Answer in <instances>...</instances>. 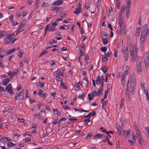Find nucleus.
Here are the masks:
<instances>
[{"label":"nucleus","mask_w":149,"mask_h":149,"mask_svg":"<svg viewBox=\"0 0 149 149\" xmlns=\"http://www.w3.org/2000/svg\"><path fill=\"white\" fill-rule=\"evenodd\" d=\"M23 54V52L22 51L20 50L18 53V55L20 57V58H22V56Z\"/></svg>","instance_id":"35"},{"label":"nucleus","mask_w":149,"mask_h":149,"mask_svg":"<svg viewBox=\"0 0 149 149\" xmlns=\"http://www.w3.org/2000/svg\"><path fill=\"white\" fill-rule=\"evenodd\" d=\"M130 91H126V95L127 98V100L128 101H130V99L129 98V96L130 95Z\"/></svg>","instance_id":"22"},{"label":"nucleus","mask_w":149,"mask_h":149,"mask_svg":"<svg viewBox=\"0 0 149 149\" xmlns=\"http://www.w3.org/2000/svg\"><path fill=\"white\" fill-rule=\"evenodd\" d=\"M124 101L123 99H122L121 100V104L120 106V108L122 109V107L124 105Z\"/></svg>","instance_id":"41"},{"label":"nucleus","mask_w":149,"mask_h":149,"mask_svg":"<svg viewBox=\"0 0 149 149\" xmlns=\"http://www.w3.org/2000/svg\"><path fill=\"white\" fill-rule=\"evenodd\" d=\"M15 48H13L11 49H10L8 50L6 52L5 54V55H8V54H10L11 53L14 52L15 50Z\"/></svg>","instance_id":"17"},{"label":"nucleus","mask_w":149,"mask_h":149,"mask_svg":"<svg viewBox=\"0 0 149 149\" xmlns=\"http://www.w3.org/2000/svg\"><path fill=\"white\" fill-rule=\"evenodd\" d=\"M53 111L55 115L57 114L58 113V110L56 109H53Z\"/></svg>","instance_id":"50"},{"label":"nucleus","mask_w":149,"mask_h":149,"mask_svg":"<svg viewBox=\"0 0 149 149\" xmlns=\"http://www.w3.org/2000/svg\"><path fill=\"white\" fill-rule=\"evenodd\" d=\"M125 56L124 58L125 59V61H127L128 58V51H126L124 52Z\"/></svg>","instance_id":"15"},{"label":"nucleus","mask_w":149,"mask_h":149,"mask_svg":"<svg viewBox=\"0 0 149 149\" xmlns=\"http://www.w3.org/2000/svg\"><path fill=\"white\" fill-rule=\"evenodd\" d=\"M88 96L89 100L91 101L93 100L94 97H92V95H91V94L88 93Z\"/></svg>","instance_id":"32"},{"label":"nucleus","mask_w":149,"mask_h":149,"mask_svg":"<svg viewBox=\"0 0 149 149\" xmlns=\"http://www.w3.org/2000/svg\"><path fill=\"white\" fill-rule=\"evenodd\" d=\"M109 39L107 38H102V41L104 45L107 44L108 42Z\"/></svg>","instance_id":"10"},{"label":"nucleus","mask_w":149,"mask_h":149,"mask_svg":"<svg viewBox=\"0 0 149 149\" xmlns=\"http://www.w3.org/2000/svg\"><path fill=\"white\" fill-rule=\"evenodd\" d=\"M60 82L61 86H62V88L65 89H66L67 88L66 86L64 85V83L61 80Z\"/></svg>","instance_id":"31"},{"label":"nucleus","mask_w":149,"mask_h":149,"mask_svg":"<svg viewBox=\"0 0 149 149\" xmlns=\"http://www.w3.org/2000/svg\"><path fill=\"white\" fill-rule=\"evenodd\" d=\"M93 134L91 132H90L88 133L86 136V139H88L90 138L92 136Z\"/></svg>","instance_id":"30"},{"label":"nucleus","mask_w":149,"mask_h":149,"mask_svg":"<svg viewBox=\"0 0 149 149\" xmlns=\"http://www.w3.org/2000/svg\"><path fill=\"white\" fill-rule=\"evenodd\" d=\"M121 30L123 31V34L125 35L126 33L127 29L125 28H123V29H121Z\"/></svg>","instance_id":"45"},{"label":"nucleus","mask_w":149,"mask_h":149,"mask_svg":"<svg viewBox=\"0 0 149 149\" xmlns=\"http://www.w3.org/2000/svg\"><path fill=\"white\" fill-rule=\"evenodd\" d=\"M69 120L71 121H74L76 120H78L77 118H70L69 119Z\"/></svg>","instance_id":"52"},{"label":"nucleus","mask_w":149,"mask_h":149,"mask_svg":"<svg viewBox=\"0 0 149 149\" xmlns=\"http://www.w3.org/2000/svg\"><path fill=\"white\" fill-rule=\"evenodd\" d=\"M130 13V12L128 11H126V17L127 18H129V13Z\"/></svg>","instance_id":"56"},{"label":"nucleus","mask_w":149,"mask_h":149,"mask_svg":"<svg viewBox=\"0 0 149 149\" xmlns=\"http://www.w3.org/2000/svg\"><path fill=\"white\" fill-rule=\"evenodd\" d=\"M56 21L55 22H52V25L53 26H54L55 27H55L57 25L58 23H56Z\"/></svg>","instance_id":"58"},{"label":"nucleus","mask_w":149,"mask_h":149,"mask_svg":"<svg viewBox=\"0 0 149 149\" xmlns=\"http://www.w3.org/2000/svg\"><path fill=\"white\" fill-rule=\"evenodd\" d=\"M125 5H123L121 7V10L120 12H121L123 13L125 10Z\"/></svg>","instance_id":"38"},{"label":"nucleus","mask_w":149,"mask_h":149,"mask_svg":"<svg viewBox=\"0 0 149 149\" xmlns=\"http://www.w3.org/2000/svg\"><path fill=\"white\" fill-rule=\"evenodd\" d=\"M91 94L92 95V97H94L95 96H99L97 91H94L93 92H92L91 93Z\"/></svg>","instance_id":"21"},{"label":"nucleus","mask_w":149,"mask_h":149,"mask_svg":"<svg viewBox=\"0 0 149 149\" xmlns=\"http://www.w3.org/2000/svg\"><path fill=\"white\" fill-rule=\"evenodd\" d=\"M63 3V1L62 0H58L56 1L53 3V5H58L61 4Z\"/></svg>","instance_id":"8"},{"label":"nucleus","mask_w":149,"mask_h":149,"mask_svg":"<svg viewBox=\"0 0 149 149\" xmlns=\"http://www.w3.org/2000/svg\"><path fill=\"white\" fill-rule=\"evenodd\" d=\"M48 6V4L47 3H46L45 2H43L42 3V6L44 7H47Z\"/></svg>","instance_id":"60"},{"label":"nucleus","mask_w":149,"mask_h":149,"mask_svg":"<svg viewBox=\"0 0 149 149\" xmlns=\"http://www.w3.org/2000/svg\"><path fill=\"white\" fill-rule=\"evenodd\" d=\"M131 87H135L136 84L135 83L131 82L130 83Z\"/></svg>","instance_id":"54"},{"label":"nucleus","mask_w":149,"mask_h":149,"mask_svg":"<svg viewBox=\"0 0 149 149\" xmlns=\"http://www.w3.org/2000/svg\"><path fill=\"white\" fill-rule=\"evenodd\" d=\"M131 91L132 92V94H133L134 93V92L135 90V87H131Z\"/></svg>","instance_id":"55"},{"label":"nucleus","mask_w":149,"mask_h":149,"mask_svg":"<svg viewBox=\"0 0 149 149\" xmlns=\"http://www.w3.org/2000/svg\"><path fill=\"white\" fill-rule=\"evenodd\" d=\"M60 16L62 18L66 17V13L65 11L61 12L60 13Z\"/></svg>","instance_id":"24"},{"label":"nucleus","mask_w":149,"mask_h":149,"mask_svg":"<svg viewBox=\"0 0 149 149\" xmlns=\"http://www.w3.org/2000/svg\"><path fill=\"white\" fill-rule=\"evenodd\" d=\"M15 35L14 32H13L11 34H8L7 33V37H15Z\"/></svg>","instance_id":"36"},{"label":"nucleus","mask_w":149,"mask_h":149,"mask_svg":"<svg viewBox=\"0 0 149 149\" xmlns=\"http://www.w3.org/2000/svg\"><path fill=\"white\" fill-rule=\"evenodd\" d=\"M104 54L107 57H109L111 55V53L109 52L104 53Z\"/></svg>","instance_id":"44"},{"label":"nucleus","mask_w":149,"mask_h":149,"mask_svg":"<svg viewBox=\"0 0 149 149\" xmlns=\"http://www.w3.org/2000/svg\"><path fill=\"white\" fill-rule=\"evenodd\" d=\"M120 0H117L116 5L117 9L120 8Z\"/></svg>","instance_id":"33"},{"label":"nucleus","mask_w":149,"mask_h":149,"mask_svg":"<svg viewBox=\"0 0 149 149\" xmlns=\"http://www.w3.org/2000/svg\"><path fill=\"white\" fill-rule=\"evenodd\" d=\"M149 36V29L146 31L142 30L141 37H145Z\"/></svg>","instance_id":"3"},{"label":"nucleus","mask_w":149,"mask_h":149,"mask_svg":"<svg viewBox=\"0 0 149 149\" xmlns=\"http://www.w3.org/2000/svg\"><path fill=\"white\" fill-rule=\"evenodd\" d=\"M145 129L147 130L148 134L149 135V127H145Z\"/></svg>","instance_id":"64"},{"label":"nucleus","mask_w":149,"mask_h":149,"mask_svg":"<svg viewBox=\"0 0 149 149\" xmlns=\"http://www.w3.org/2000/svg\"><path fill=\"white\" fill-rule=\"evenodd\" d=\"M138 138L139 139V141L140 144L142 143V139L141 136L139 134Z\"/></svg>","instance_id":"46"},{"label":"nucleus","mask_w":149,"mask_h":149,"mask_svg":"<svg viewBox=\"0 0 149 149\" xmlns=\"http://www.w3.org/2000/svg\"><path fill=\"white\" fill-rule=\"evenodd\" d=\"M142 58L141 57L138 56L137 59V64H141Z\"/></svg>","instance_id":"19"},{"label":"nucleus","mask_w":149,"mask_h":149,"mask_svg":"<svg viewBox=\"0 0 149 149\" xmlns=\"http://www.w3.org/2000/svg\"><path fill=\"white\" fill-rule=\"evenodd\" d=\"M136 69L137 73L138 74H140L142 71L141 64H137Z\"/></svg>","instance_id":"6"},{"label":"nucleus","mask_w":149,"mask_h":149,"mask_svg":"<svg viewBox=\"0 0 149 149\" xmlns=\"http://www.w3.org/2000/svg\"><path fill=\"white\" fill-rule=\"evenodd\" d=\"M55 30L56 29L55 27L52 24L49 26L48 30L50 32L52 31Z\"/></svg>","instance_id":"12"},{"label":"nucleus","mask_w":149,"mask_h":149,"mask_svg":"<svg viewBox=\"0 0 149 149\" xmlns=\"http://www.w3.org/2000/svg\"><path fill=\"white\" fill-rule=\"evenodd\" d=\"M108 27L111 30H112L113 29V28H112V26L109 23L108 24Z\"/></svg>","instance_id":"59"},{"label":"nucleus","mask_w":149,"mask_h":149,"mask_svg":"<svg viewBox=\"0 0 149 149\" xmlns=\"http://www.w3.org/2000/svg\"><path fill=\"white\" fill-rule=\"evenodd\" d=\"M16 144L13 143L11 141L9 142L7 144L8 147H12L15 146Z\"/></svg>","instance_id":"13"},{"label":"nucleus","mask_w":149,"mask_h":149,"mask_svg":"<svg viewBox=\"0 0 149 149\" xmlns=\"http://www.w3.org/2000/svg\"><path fill=\"white\" fill-rule=\"evenodd\" d=\"M131 82L134 83H135L136 82V80L135 78H131Z\"/></svg>","instance_id":"51"},{"label":"nucleus","mask_w":149,"mask_h":149,"mask_svg":"<svg viewBox=\"0 0 149 149\" xmlns=\"http://www.w3.org/2000/svg\"><path fill=\"white\" fill-rule=\"evenodd\" d=\"M49 24H48V25H47V26L46 27L45 29V35L46 34V33H47V30H48V29L49 28Z\"/></svg>","instance_id":"61"},{"label":"nucleus","mask_w":149,"mask_h":149,"mask_svg":"<svg viewBox=\"0 0 149 149\" xmlns=\"http://www.w3.org/2000/svg\"><path fill=\"white\" fill-rule=\"evenodd\" d=\"M103 88L102 87H100L99 90L97 91V93L99 95H101L103 94Z\"/></svg>","instance_id":"16"},{"label":"nucleus","mask_w":149,"mask_h":149,"mask_svg":"<svg viewBox=\"0 0 149 149\" xmlns=\"http://www.w3.org/2000/svg\"><path fill=\"white\" fill-rule=\"evenodd\" d=\"M107 47H102L100 48L101 50L103 52H105L107 50Z\"/></svg>","instance_id":"29"},{"label":"nucleus","mask_w":149,"mask_h":149,"mask_svg":"<svg viewBox=\"0 0 149 149\" xmlns=\"http://www.w3.org/2000/svg\"><path fill=\"white\" fill-rule=\"evenodd\" d=\"M57 8H58L57 7L53 6L52 7V8L50 9V10L51 11H53L54 10L56 9H57Z\"/></svg>","instance_id":"48"},{"label":"nucleus","mask_w":149,"mask_h":149,"mask_svg":"<svg viewBox=\"0 0 149 149\" xmlns=\"http://www.w3.org/2000/svg\"><path fill=\"white\" fill-rule=\"evenodd\" d=\"M7 32L6 31H2L0 32V36L1 37H3L5 35L6 36V37L7 35Z\"/></svg>","instance_id":"11"},{"label":"nucleus","mask_w":149,"mask_h":149,"mask_svg":"<svg viewBox=\"0 0 149 149\" xmlns=\"http://www.w3.org/2000/svg\"><path fill=\"white\" fill-rule=\"evenodd\" d=\"M66 120V118H61L58 122V125H59L61 124V122L62 121H65Z\"/></svg>","instance_id":"37"},{"label":"nucleus","mask_w":149,"mask_h":149,"mask_svg":"<svg viewBox=\"0 0 149 149\" xmlns=\"http://www.w3.org/2000/svg\"><path fill=\"white\" fill-rule=\"evenodd\" d=\"M102 62H103L104 61H107L108 58L105 56L104 55H102Z\"/></svg>","instance_id":"26"},{"label":"nucleus","mask_w":149,"mask_h":149,"mask_svg":"<svg viewBox=\"0 0 149 149\" xmlns=\"http://www.w3.org/2000/svg\"><path fill=\"white\" fill-rule=\"evenodd\" d=\"M24 91L23 90L22 91L18 93V95L15 97V100L22 99L23 98Z\"/></svg>","instance_id":"2"},{"label":"nucleus","mask_w":149,"mask_h":149,"mask_svg":"<svg viewBox=\"0 0 149 149\" xmlns=\"http://www.w3.org/2000/svg\"><path fill=\"white\" fill-rule=\"evenodd\" d=\"M149 62V59H145L144 60V64L146 66L147 68L148 66V63Z\"/></svg>","instance_id":"28"},{"label":"nucleus","mask_w":149,"mask_h":149,"mask_svg":"<svg viewBox=\"0 0 149 149\" xmlns=\"http://www.w3.org/2000/svg\"><path fill=\"white\" fill-rule=\"evenodd\" d=\"M6 90L8 91L10 94H12L13 93V91L12 90V85L11 84H9L6 88Z\"/></svg>","instance_id":"4"},{"label":"nucleus","mask_w":149,"mask_h":149,"mask_svg":"<svg viewBox=\"0 0 149 149\" xmlns=\"http://www.w3.org/2000/svg\"><path fill=\"white\" fill-rule=\"evenodd\" d=\"M113 15V11L112 7H111V8L109 10V13L108 15V16H112Z\"/></svg>","instance_id":"23"},{"label":"nucleus","mask_w":149,"mask_h":149,"mask_svg":"<svg viewBox=\"0 0 149 149\" xmlns=\"http://www.w3.org/2000/svg\"><path fill=\"white\" fill-rule=\"evenodd\" d=\"M12 78V77H11L10 79L7 78L3 79L2 81V84L4 86H6Z\"/></svg>","instance_id":"7"},{"label":"nucleus","mask_w":149,"mask_h":149,"mask_svg":"<svg viewBox=\"0 0 149 149\" xmlns=\"http://www.w3.org/2000/svg\"><path fill=\"white\" fill-rule=\"evenodd\" d=\"M56 92L55 91H53L52 93H51V95L54 98L55 97V95L56 94Z\"/></svg>","instance_id":"62"},{"label":"nucleus","mask_w":149,"mask_h":149,"mask_svg":"<svg viewBox=\"0 0 149 149\" xmlns=\"http://www.w3.org/2000/svg\"><path fill=\"white\" fill-rule=\"evenodd\" d=\"M122 13H123L121 12H120L119 13L118 16L119 18H123L122 14Z\"/></svg>","instance_id":"49"},{"label":"nucleus","mask_w":149,"mask_h":149,"mask_svg":"<svg viewBox=\"0 0 149 149\" xmlns=\"http://www.w3.org/2000/svg\"><path fill=\"white\" fill-rule=\"evenodd\" d=\"M90 121V118H85L84 120V122L85 123V124L86 125H88V123Z\"/></svg>","instance_id":"25"},{"label":"nucleus","mask_w":149,"mask_h":149,"mask_svg":"<svg viewBox=\"0 0 149 149\" xmlns=\"http://www.w3.org/2000/svg\"><path fill=\"white\" fill-rule=\"evenodd\" d=\"M99 138H99V134L97 133L95 135L93 136V139H98Z\"/></svg>","instance_id":"42"},{"label":"nucleus","mask_w":149,"mask_h":149,"mask_svg":"<svg viewBox=\"0 0 149 149\" xmlns=\"http://www.w3.org/2000/svg\"><path fill=\"white\" fill-rule=\"evenodd\" d=\"M57 10L56 11V13H58L59 12H60L61 10L63 8L62 7H60L59 8H57Z\"/></svg>","instance_id":"47"},{"label":"nucleus","mask_w":149,"mask_h":149,"mask_svg":"<svg viewBox=\"0 0 149 149\" xmlns=\"http://www.w3.org/2000/svg\"><path fill=\"white\" fill-rule=\"evenodd\" d=\"M6 138H7V137L4 138L3 139H2V141L3 143H4L6 142L7 141V140L6 139Z\"/></svg>","instance_id":"57"},{"label":"nucleus","mask_w":149,"mask_h":149,"mask_svg":"<svg viewBox=\"0 0 149 149\" xmlns=\"http://www.w3.org/2000/svg\"><path fill=\"white\" fill-rule=\"evenodd\" d=\"M18 31L21 32L24 30V29L23 28V27L20 26L18 29Z\"/></svg>","instance_id":"43"},{"label":"nucleus","mask_w":149,"mask_h":149,"mask_svg":"<svg viewBox=\"0 0 149 149\" xmlns=\"http://www.w3.org/2000/svg\"><path fill=\"white\" fill-rule=\"evenodd\" d=\"M100 34L101 37H107V35L106 33L104 31H102L101 33Z\"/></svg>","instance_id":"27"},{"label":"nucleus","mask_w":149,"mask_h":149,"mask_svg":"<svg viewBox=\"0 0 149 149\" xmlns=\"http://www.w3.org/2000/svg\"><path fill=\"white\" fill-rule=\"evenodd\" d=\"M79 52L80 54V55H81V56H82L85 54V53L83 51V50H82V49H80Z\"/></svg>","instance_id":"34"},{"label":"nucleus","mask_w":149,"mask_h":149,"mask_svg":"<svg viewBox=\"0 0 149 149\" xmlns=\"http://www.w3.org/2000/svg\"><path fill=\"white\" fill-rule=\"evenodd\" d=\"M11 38L12 39H11L10 38H4V43L5 44H7V43L10 42L11 41L12 43H13L15 41L17 40L16 39H12H12L13 38Z\"/></svg>","instance_id":"5"},{"label":"nucleus","mask_w":149,"mask_h":149,"mask_svg":"<svg viewBox=\"0 0 149 149\" xmlns=\"http://www.w3.org/2000/svg\"><path fill=\"white\" fill-rule=\"evenodd\" d=\"M43 92V91L41 89H39V91L38 93V94L39 97H41L42 96V94Z\"/></svg>","instance_id":"39"},{"label":"nucleus","mask_w":149,"mask_h":149,"mask_svg":"<svg viewBox=\"0 0 149 149\" xmlns=\"http://www.w3.org/2000/svg\"><path fill=\"white\" fill-rule=\"evenodd\" d=\"M147 27V25L146 24L144 25L143 26V31H146V30L147 29H146Z\"/></svg>","instance_id":"53"},{"label":"nucleus","mask_w":149,"mask_h":149,"mask_svg":"<svg viewBox=\"0 0 149 149\" xmlns=\"http://www.w3.org/2000/svg\"><path fill=\"white\" fill-rule=\"evenodd\" d=\"M81 8H77L74 11V13H79L81 12Z\"/></svg>","instance_id":"20"},{"label":"nucleus","mask_w":149,"mask_h":149,"mask_svg":"<svg viewBox=\"0 0 149 149\" xmlns=\"http://www.w3.org/2000/svg\"><path fill=\"white\" fill-rule=\"evenodd\" d=\"M60 72V70H58L56 72V74L57 75V76H59V74Z\"/></svg>","instance_id":"63"},{"label":"nucleus","mask_w":149,"mask_h":149,"mask_svg":"<svg viewBox=\"0 0 149 149\" xmlns=\"http://www.w3.org/2000/svg\"><path fill=\"white\" fill-rule=\"evenodd\" d=\"M119 23V24L120 27L122 28V29H123V28H125L124 27L125 24H124V22H121V23Z\"/></svg>","instance_id":"40"},{"label":"nucleus","mask_w":149,"mask_h":149,"mask_svg":"<svg viewBox=\"0 0 149 149\" xmlns=\"http://www.w3.org/2000/svg\"><path fill=\"white\" fill-rule=\"evenodd\" d=\"M102 80H101V77L100 76H97V77L96 82V84L97 85H99L100 84V82Z\"/></svg>","instance_id":"14"},{"label":"nucleus","mask_w":149,"mask_h":149,"mask_svg":"<svg viewBox=\"0 0 149 149\" xmlns=\"http://www.w3.org/2000/svg\"><path fill=\"white\" fill-rule=\"evenodd\" d=\"M129 49L131 61L132 62H135L137 55V47L136 45H134L133 47L130 42Z\"/></svg>","instance_id":"1"},{"label":"nucleus","mask_w":149,"mask_h":149,"mask_svg":"<svg viewBox=\"0 0 149 149\" xmlns=\"http://www.w3.org/2000/svg\"><path fill=\"white\" fill-rule=\"evenodd\" d=\"M108 69V68L107 66H104L100 68V70L102 71L104 73H105Z\"/></svg>","instance_id":"18"},{"label":"nucleus","mask_w":149,"mask_h":149,"mask_svg":"<svg viewBox=\"0 0 149 149\" xmlns=\"http://www.w3.org/2000/svg\"><path fill=\"white\" fill-rule=\"evenodd\" d=\"M141 27L139 26V27H137L136 29V33L135 34V36L136 37H137L139 36L140 34V30H141Z\"/></svg>","instance_id":"9"}]
</instances>
